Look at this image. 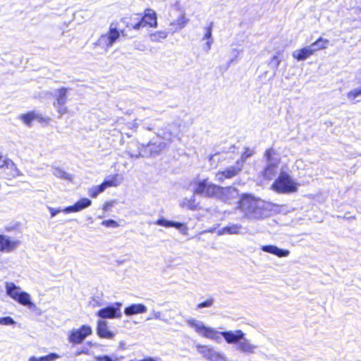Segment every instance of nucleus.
Masks as SVG:
<instances>
[{
  "mask_svg": "<svg viewBox=\"0 0 361 361\" xmlns=\"http://www.w3.org/2000/svg\"><path fill=\"white\" fill-rule=\"evenodd\" d=\"M126 24L127 27L139 30L149 25L151 27L157 26V18L156 12L150 8L145 11V15L142 17L136 15L135 18H123L118 24V28L111 24L107 34L102 35L97 42V44L102 48L108 49L111 47L120 36L118 29L121 30V24Z\"/></svg>",
  "mask_w": 361,
  "mask_h": 361,
  "instance_id": "f257e3e1",
  "label": "nucleus"
},
{
  "mask_svg": "<svg viewBox=\"0 0 361 361\" xmlns=\"http://www.w3.org/2000/svg\"><path fill=\"white\" fill-rule=\"evenodd\" d=\"M187 323L190 327L194 328L195 331L200 335L216 341L220 339L221 335L229 344H238L240 339L243 338V336H245V334L241 330L219 332L215 329L206 326L202 322L195 319H188Z\"/></svg>",
  "mask_w": 361,
  "mask_h": 361,
  "instance_id": "f03ea898",
  "label": "nucleus"
},
{
  "mask_svg": "<svg viewBox=\"0 0 361 361\" xmlns=\"http://www.w3.org/2000/svg\"><path fill=\"white\" fill-rule=\"evenodd\" d=\"M238 207L245 216L250 219H260L268 215L265 203L250 194H243L238 201Z\"/></svg>",
  "mask_w": 361,
  "mask_h": 361,
  "instance_id": "7ed1b4c3",
  "label": "nucleus"
},
{
  "mask_svg": "<svg viewBox=\"0 0 361 361\" xmlns=\"http://www.w3.org/2000/svg\"><path fill=\"white\" fill-rule=\"evenodd\" d=\"M194 195H202L207 197H216L219 191H224L221 186L217 185L209 180L208 178L195 180L192 184Z\"/></svg>",
  "mask_w": 361,
  "mask_h": 361,
  "instance_id": "20e7f679",
  "label": "nucleus"
},
{
  "mask_svg": "<svg viewBox=\"0 0 361 361\" xmlns=\"http://www.w3.org/2000/svg\"><path fill=\"white\" fill-rule=\"evenodd\" d=\"M298 184L295 182L290 175L281 172L278 178L271 185V188L279 193H292L298 190Z\"/></svg>",
  "mask_w": 361,
  "mask_h": 361,
  "instance_id": "39448f33",
  "label": "nucleus"
},
{
  "mask_svg": "<svg viewBox=\"0 0 361 361\" xmlns=\"http://www.w3.org/2000/svg\"><path fill=\"white\" fill-rule=\"evenodd\" d=\"M264 158L266 159V166L262 172L263 177L267 180H272L278 173L280 158L273 148L267 149L265 151Z\"/></svg>",
  "mask_w": 361,
  "mask_h": 361,
  "instance_id": "423d86ee",
  "label": "nucleus"
},
{
  "mask_svg": "<svg viewBox=\"0 0 361 361\" xmlns=\"http://www.w3.org/2000/svg\"><path fill=\"white\" fill-rule=\"evenodd\" d=\"M166 146V142L159 136L153 137L147 145L142 144V157L157 156Z\"/></svg>",
  "mask_w": 361,
  "mask_h": 361,
  "instance_id": "0eeeda50",
  "label": "nucleus"
},
{
  "mask_svg": "<svg viewBox=\"0 0 361 361\" xmlns=\"http://www.w3.org/2000/svg\"><path fill=\"white\" fill-rule=\"evenodd\" d=\"M122 303L116 302L105 307H103L96 312V316L102 319L103 320L106 319H118L122 316L121 308Z\"/></svg>",
  "mask_w": 361,
  "mask_h": 361,
  "instance_id": "6e6552de",
  "label": "nucleus"
},
{
  "mask_svg": "<svg viewBox=\"0 0 361 361\" xmlns=\"http://www.w3.org/2000/svg\"><path fill=\"white\" fill-rule=\"evenodd\" d=\"M92 334L90 326L82 325L79 329H73L68 334V340L73 344H80Z\"/></svg>",
  "mask_w": 361,
  "mask_h": 361,
  "instance_id": "1a4fd4ad",
  "label": "nucleus"
},
{
  "mask_svg": "<svg viewBox=\"0 0 361 361\" xmlns=\"http://www.w3.org/2000/svg\"><path fill=\"white\" fill-rule=\"evenodd\" d=\"M242 162L236 161L233 166H230L224 171L216 173V179L219 182H223L226 178H232L242 171Z\"/></svg>",
  "mask_w": 361,
  "mask_h": 361,
  "instance_id": "9d476101",
  "label": "nucleus"
},
{
  "mask_svg": "<svg viewBox=\"0 0 361 361\" xmlns=\"http://www.w3.org/2000/svg\"><path fill=\"white\" fill-rule=\"evenodd\" d=\"M67 88L61 87L56 90V102L54 104L55 109L57 112L62 116L67 113V107L66 106V103L67 101Z\"/></svg>",
  "mask_w": 361,
  "mask_h": 361,
  "instance_id": "9b49d317",
  "label": "nucleus"
},
{
  "mask_svg": "<svg viewBox=\"0 0 361 361\" xmlns=\"http://www.w3.org/2000/svg\"><path fill=\"white\" fill-rule=\"evenodd\" d=\"M20 241L12 240L9 236L0 234V251L2 252H11L18 247Z\"/></svg>",
  "mask_w": 361,
  "mask_h": 361,
  "instance_id": "f8f14e48",
  "label": "nucleus"
},
{
  "mask_svg": "<svg viewBox=\"0 0 361 361\" xmlns=\"http://www.w3.org/2000/svg\"><path fill=\"white\" fill-rule=\"evenodd\" d=\"M96 331L98 336L102 338L112 339L116 335L114 332L109 330L108 322L103 319L97 321Z\"/></svg>",
  "mask_w": 361,
  "mask_h": 361,
  "instance_id": "ddd939ff",
  "label": "nucleus"
},
{
  "mask_svg": "<svg viewBox=\"0 0 361 361\" xmlns=\"http://www.w3.org/2000/svg\"><path fill=\"white\" fill-rule=\"evenodd\" d=\"M91 204L92 201L90 199L86 197L81 198L74 204L65 207L63 209V212L66 214L71 212H78L89 207Z\"/></svg>",
  "mask_w": 361,
  "mask_h": 361,
  "instance_id": "4468645a",
  "label": "nucleus"
},
{
  "mask_svg": "<svg viewBox=\"0 0 361 361\" xmlns=\"http://www.w3.org/2000/svg\"><path fill=\"white\" fill-rule=\"evenodd\" d=\"M224 191H219V194L217 195L216 198L225 202H230L232 199L238 197L239 195L238 190L233 187H221Z\"/></svg>",
  "mask_w": 361,
  "mask_h": 361,
  "instance_id": "2eb2a0df",
  "label": "nucleus"
},
{
  "mask_svg": "<svg viewBox=\"0 0 361 361\" xmlns=\"http://www.w3.org/2000/svg\"><path fill=\"white\" fill-rule=\"evenodd\" d=\"M0 169L8 170L7 173L8 178H14L21 175V173L17 168L16 165L11 159H6L4 161V164L0 165Z\"/></svg>",
  "mask_w": 361,
  "mask_h": 361,
  "instance_id": "dca6fc26",
  "label": "nucleus"
},
{
  "mask_svg": "<svg viewBox=\"0 0 361 361\" xmlns=\"http://www.w3.org/2000/svg\"><path fill=\"white\" fill-rule=\"evenodd\" d=\"M261 250L265 252L274 255L279 257H288L290 254L289 250L279 248V247L274 245H262L261 247Z\"/></svg>",
  "mask_w": 361,
  "mask_h": 361,
  "instance_id": "f3484780",
  "label": "nucleus"
},
{
  "mask_svg": "<svg viewBox=\"0 0 361 361\" xmlns=\"http://www.w3.org/2000/svg\"><path fill=\"white\" fill-rule=\"evenodd\" d=\"M243 227L240 224H228L218 231L219 235L243 234Z\"/></svg>",
  "mask_w": 361,
  "mask_h": 361,
  "instance_id": "a211bd4d",
  "label": "nucleus"
},
{
  "mask_svg": "<svg viewBox=\"0 0 361 361\" xmlns=\"http://www.w3.org/2000/svg\"><path fill=\"white\" fill-rule=\"evenodd\" d=\"M154 224L166 228L174 227L181 232L187 230V227L184 224L174 221H169L164 218L159 219Z\"/></svg>",
  "mask_w": 361,
  "mask_h": 361,
  "instance_id": "6ab92c4d",
  "label": "nucleus"
},
{
  "mask_svg": "<svg viewBox=\"0 0 361 361\" xmlns=\"http://www.w3.org/2000/svg\"><path fill=\"white\" fill-rule=\"evenodd\" d=\"M147 310V307L143 304H131L124 309V314L130 317L134 314L145 313Z\"/></svg>",
  "mask_w": 361,
  "mask_h": 361,
  "instance_id": "aec40b11",
  "label": "nucleus"
},
{
  "mask_svg": "<svg viewBox=\"0 0 361 361\" xmlns=\"http://www.w3.org/2000/svg\"><path fill=\"white\" fill-rule=\"evenodd\" d=\"M127 152L132 158L142 157V144L137 142H131L128 146Z\"/></svg>",
  "mask_w": 361,
  "mask_h": 361,
  "instance_id": "412c9836",
  "label": "nucleus"
},
{
  "mask_svg": "<svg viewBox=\"0 0 361 361\" xmlns=\"http://www.w3.org/2000/svg\"><path fill=\"white\" fill-rule=\"evenodd\" d=\"M237 349L242 353H252L254 349L256 348L255 345L251 344L249 341L243 336V338L240 339L238 343Z\"/></svg>",
  "mask_w": 361,
  "mask_h": 361,
  "instance_id": "4be33fe9",
  "label": "nucleus"
},
{
  "mask_svg": "<svg viewBox=\"0 0 361 361\" xmlns=\"http://www.w3.org/2000/svg\"><path fill=\"white\" fill-rule=\"evenodd\" d=\"M293 57L298 61H305L312 55L311 49L305 47L300 49H296L293 52Z\"/></svg>",
  "mask_w": 361,
  "mask_h": 361,
  "instance_id": "5701e85b",
  "label": "nucleus"
},
{
  "mask_svg": "<svg viewBox=\"0 0 361 361\" xmlns=\"http://www.w3.org/2000/svg\"><path fill=\"white\" fill-rule=\"evenodd\" d=\"M15 300L24 306H27L30 309L35 307V305L31 302L30 295L24 291H22Z\"/></svg>",
  "mask_w": 361,
  "mask_h": 361,
  "instance_id": "b1692460",
  "label": "nucleus"
},
{
  "mask_svg": "<svg viewBox=\"0 0 361 361\" xmlns=\"http://www.w3.org/2000/svg\"><path fill=\"white\" fill-rule=\"evenodd\" d=\"M6 289L7 295L14 300L22 292L20 290V288L13 283H6Z\"/></svg>",
  "mask_w": 361,
  "mask_h": 361,
  "instance_id": "393cba45",
  "label": "nucleus"
},
{
  "mask_svg": "<svg viewBox=\"0 0 361 361\" xmlns=\"http://www.w3.org/2000/svg\"><path fill=\"white\" fill-rule=\"evenodd\" d=\"M183 207H187L190 210H195L197 209L198 203L195 202V195H193L190 199L185 198L182 202Z\"/></svg>",
  "mask_w": 361,
  "mask_h": 361,
  "instance_id": "a878e982",
  "label": "nucleus"
},
{
  "mask_svg": "<svg viewBox=\"0 0 361 361\" xmlns=\"http://www.w3.org/2000/svg\"><path fill=\"white\" fill-rule=\"evenodd\" d=\"M19 118L25 124L30 126L32 121L37 118V115L34 111H30L20 115Z\"/></svg>",
  "mask_w": 361,
  "mask_h": 361,
  "instance_id": "bb28decb",
  "label": "nucleus"
},
{
  "mask_svg": "<svg viewBox=\"0 0 361 361\" xmlns=\"http://www.w3.org/2000/svg\"><path fill=\"white\" fill-rule=\"evenodd\" d=\"M169 31L161 30L155 32L150 35L149 37L152 42H159L161 39H166L168 36Z\"/></svg>",
  "mask_w": 361,
  "mask_h": 361,
  "instance_id": "cd10ccee",
  "label": "nucleus"
},
{
  "mask_svg": "<svg viewBox=\"0 0 361 361\" xmlns=\"http://www.w3.org/2000/svg\"><path fill=\"white\" fill-rule=\"evenodd\" d=\"M52 173L57 178L66 180H71V175L67 173L65 171L59 167L54 168Z\"/></svg>",
  "mask_w": 361,
  "mask_h": 361,
  "instance_id": "c85d7f7f",
  "label": "nucleus"
},
{
  "mask_svg": "<svg viewBox=\"0 0 361 361\" xmlns=\"http://www.w3.org/2000/svg\"><path fill=\"white\" fill-rule=\"evenodd\" d=\"M106 190L105 185L103 184V183L99 185L94 186L90 190V196L94 198L96 197L99 193L104 192Z\"/></svg>",
  "mask_w": 361,
  "mask_h": 361,
  "instance_id": "c756f323",
  "label": "nucleus"
},
{
  "mask_svg": "<svg viewBox=\"0 0 361 361\" xmlns=\"http://www.w3.org/2000/svg\"><path fill=\"white\" fill-rule=\"evenodd\" d=\"M117 177V174L115 176L106 177L103 182V184L105 185L106 188L111 186H116L118 185Z\"/></svg>",
  "mask_w": 361,
  "mask_h": 361,
  "instance_id": "7c9ffc66",
  "label": "nucleus"
},
{
  "mask_svg": "<svg viewBox=\"0 0 361 361\" xmlns=\"http://www.w3.org/2000/svg\"><path fill=\"white\" fill-rule=\"evenodd\" d=\"M361 95V86L360 87L355 88L350 91L347 94V98L351 102H354L355 99Z\"/></svg>",
  "mask_w": 361,
  "mask_h": 361,
  "instance_id": "2f4dec72",
  "label": "nucleus"
},
{
  "mask_svg": "<svg viewBox=\"0 0 361 361\" xmlns=\"http://www.w3.org/2000/svg\"><path fill=\"white\" fill-rule=\"evenodd\" d=\"M185 23H186L184 21L183 17L178 18L177 24H174V23L171 24V26L174 27L171 28L170 32H173L178 31V30H181L183 27H185Z\"/></svg>",
  "mask_w": 361,
  "mask_h": 361,
  "instance_id": "473e14b6",
  "label": "nucleus"
},
{
  "mask_svg": "<svg viewBox=\"0 0 361 361\" xmlns=\"http://www.w3.org/2000/svg\"><path fill=\"white\" fill-rule=\"evenodd\" d=\"M281 61V59L277 56H274L272 57V59H271L269 66H270L271 68H272L274 71V75H276V71L278 69Z\"/></svg>",
  "mask_w": 361,
  "mask_h": 361,
  "instance_id": "72a5a7b5",
  "label": "nucleus"
},
{
  "mask_svg": "<svg viewBox=\"0 0 361 361\" xmlns=\"http://www.w3.org/2000/svg\"><path fill=\"white\" fill-rule=\"evenodd\" d=\"M212 27H213V23L211 22L209 25L207 27H205V33L204 35V37L202 38L203 40L204 39H213L212 38Z\"/></svg>",
  "mask_w": 361,
  "mask_h": 361,
  "instance_id": "f704fd0d",
  "label": "nucleus"
},
{
  "mask_svg": "<svg viewBox=\"0 0 361 361\" xmlns=\"http://www.w3.org/2000/svg\"><path fill=\"white\" fill-rule=\"evenodd\" d=\"M214 300L212 298L207 299V300L202 302H200L197 305V309H202V308H204V307H210L213 305L214 304Z\"/></svg>",
  "mask_w": 361,
  "mask_h": 361,
  "instance_id": "c9c22d12",
  "label": "nucleus"
},
{
  "mask_svg": "<svg viewBox=\"0 0 361 361\" xmlns=\"http://www.w3.org/2000/svg\"><path fill=\"white\" fill-rule=\"evenodd\" d=\"M16 324V322L13 319L9 316H6L4 317H0V324L2 325H13Z\"/></svg>",
  "mask_w": 361,
  "mask_h": 361,
  "instance_id": "e433bc0d",
  "label": "nucleus"
},
{
  "mask_svg": "<svg viewBox=\"0 0 361 361\" xmlns=\"http://www.w3.org/2000/svg\"><path fill=\"white\" fill-rule=\"evenodd\" d=\"M252 154V151H251L249 148H246L245 151L241 155L240 159L238 160L237 161H241L242 167H243V163L245 161V160L247 159H248L250 157H251Z\"/></svg>",
  "mask_w": 361,
  "mask_h": 361,
  "instance_id": "4c0bfd02",
  "label": "nucleus"
},
{
  "mask_svg": "<svg viewBox=\"0 0 361 361\" xmlns=\"http://www.w3.org/2000/svg\"><path fill=\"white\" fill-rule=\"evenodd\" d=\"M101 224L102 226L110 227V228H116L118 226V224L114 219H108L103 221Z\"/></svg>",
  "mask_w": 361,
  "mask_h": 361,
  "instance_id": "58836bf2",
  "label": "nucleus"
},
{
  "mask_svg": "<svg viewBox=\"0 0 361 361\" xmlns=\"http://www.w3.org/2000/svg\"><path fill=\"white\" fill-rule=\"evenodd\" d=\"M315 42L318 44V47L320 49L326 48L329 42L328 39L323 37L318 38Z\"/></svg>",
  "mask_w": 361,
  "mask_h": 361,
  "instance_id": "ea45409f",
  "label": "nucleus"
},
{
  "mask_svg": "<svg viewBox=\"0 0 361 361\" xmlns=\"http://www.w3.org/2000/svg\"><path fill=\"white\" fill-rule=\"evenodd\" d=\"M60 357V355L55 353H51L44 356V361H54Z\"/></svg>",
  "mask_w": 361,
  "mask_h": 361,
  "instance_id": "a19ab883",
  "label": "nucleus"
},
{
  "mask_svg": "<svg viewBox=\"0 0 361 361\" xmlns=\"http://www.w3.org/2000/svg\"><path fill=\"white\" fill-rule=\"evenodd\" d=\"M309 49H311V52L313 54L315 51L319 50V47H318V44L316 42L311 44L310 46H307Z\"/></svg>",
  "mask_w": 361,
  "mask_h": 361,
  "instance_id": "79ce46f5",
  "label": "nucleus"
},
{
  "mask_svg": "<svg viewBox=\"0 0 361 361\" xmlns=\"http://www.w3.org/2000/svg\"><path fill=\"white\" fill-rule=\"evenodd\" d=\"M49 210L50 212L51 217L56 216L59 212H63V209L52 207H49Z\"/></svg>",
  "mask_w": 361,
  "mask_h": 361,
  "instance_id": "37998d69",
  "label": "nucleus"
},
{
  "mask_svg": "<svg viewBox=\"0 0 361 361\" xmlns=\"http://www.w3.org/2000/svg\"><path fill=\"white\" fill-rule=\"evenodd\" d=\"M97 361H113L112 358L109 355L98 356L96 357Z\"/></svg>",
  "mask_w": 361,
  "mask_h": 361,
  "instance_id": "c03bdc74",
  "label": "nucleus"
},
{
  "mask_svg": "<svg viewBox=\"0 0 361 361\" xmlns=\"http://www.w3.org/2000/svg\"><path fill=\"white\" fill-rule=\"evenodd\" d=\"M213 42H214L213 39H207V42L205 43L204 46V49L207 52H209V51L210 50L211 46H212Z\"/></svg>",
  "mask_w": 361,
  "mask_h": 361,
  "instance_id": "a18cd8bd",
  "label": "nucleus"
},
{
  "mask_svg": "<svg viewBox=\"0 0 361 361\" xmlns=\"http://www.w3.org/2000/svg\"><path fill=\"white\" fill-rule=\"evenodd\" d=\"M160 316H161L160 312H157L155 310H153L152 312L151 317H149L148 319H150L152 318L159 319Z\"/></svg>",
  "mask_w": 361,
  "mask_h": 361,
  "instance_id": "49530a36",
  "label": "nucleus"
},
{
  "mask_svg": "<svg viewBox=\"0 0 361 361\" xmlns=\"http://www.w3.org/2000/svg\"><path fill=\"white\" fill-rule=\"evenodd\" d=\"M44 356L36 357L35 356H32L28 361H44Z\"/></svg>",
  "mask_w": 361,
  "mask_h": 361,
  "instance_id": "de8ad7c7",
  "label": "nucleus"
},
{
  "mask_svg": "<svg viewBox=\"0 0 361 361\" xmlns=\"http://www.w3.org/2000/svg\"><path fill=\"white\" fill-rule=\"evenodd\" d=\"M92 301L94 302V303H92L93 307L102 305V304L99 301V300L96 299L95 298H92Z\"/></svg>",
  "mask_w": 361,
  "mask_h": 361,
  "instance_id": "09e8293b",
  "label": "nucleus"
},
{
  "mask_svg": "<svg viewBox=\"0 0 361 361\" xmlns=\"http://www.w3.org/2000/svg\"><path fill=\"white\" fill-rule=\"evenodd\" d=\"M125 343L123 341H120L118 348L123 350L125 348Z\"/></svg>",
  "mask_w": 361,
  "mask_h": 361,
  "instance_id": "8fccbe9b",
  "label": "nucleus"
},
{
  "mask_svg": "<svg viewBox=\"0 0 361 361\" xmlns=\"http://www.w3.org/2000/svg\"><path fill=\"white\" fill-rule=\"evenodd\" d=\"M357 80L361 81V68H360V72H358L357 74Z\"/></svg>",
  "mask_w": 361,
  "mask_h": 361,
  "instance_id": "3c124183",
  "label": "nucleus"
},
{
  "mask_svg": "<svg viewBox=\"0 0 361 361\" xmlns=\"http://www.w3.org/2000/svg\"><path fill=\"white\" fill-rule=\"evenodd\" d=\"M144 127H145L147 130H152V128H151V127H149V126H144Z\"/></svg>",
  "mask_w": 361,
  "mask_h": 361,
  "instance_id": "603ef678",
  "label": "nucleus"
},
{
  "mask_svg": "<svg viewBox=\"0 0 361 361\" xmlns=\"http://www.w3.org/2000/svg\"><path fill=\"white\" fill-rule=\"evenodd\" d=\"M83 353V351L78 352V353H76V355H80V354H81V353Z\"/></svg>",
  "mask_w": 361,
  "mask_h": 361,
  "instance_id": "864d4df0",
  "label": "nucleus"
},
{
  "mask_svg": "<svg viewBox=\"0 0 361 361\" xmlns=\"http://www.w3.org/2000/svg\"><path fill=\"white\" fill-rule=\"evenodd\" d=\"M2 157H3V155H2L1 152H0V159H1Z\"/></svg>",
  "mask_w": 361,
  "mask_h": 361,
  "instance_id": "5fc2aeb1",
  "label": "nucleus"
},
{
  "mask_svg": "<svg viewBox=\"0 0 361 361\" xmlns=\"http://www.w3.org/2000/svg\"><path fill=\"white\" fill-rule=\"evenodd\" d=\"M214 155H211L209 157V160H211L213 158Z\"/></svg>",
  "mask_w": 361,
  "mask_h": 361,
  "instance_id": "6e6d98bb",
  "label": "nucleus"
}]
</instances>
